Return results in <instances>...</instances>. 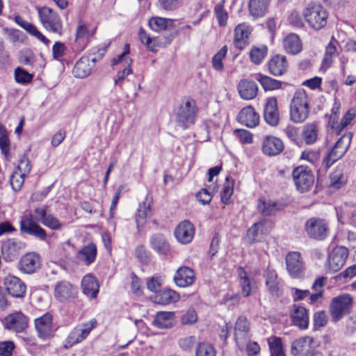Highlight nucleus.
I'll list each match as a JSON object with an SVG mask.
<instances>
[{
    "label": "nucleus",
    "instance_id": "13",
    "mask_svg": "<svg viewBox=\"0 0 356 356\" xmlns=\"http://www.w3.org/2000/svg\"><path fill=\"white\" fill-rule=\"evenodd\" d=\"M35 327L38 336L44 340L49 339L54 335L53 317L52 315L47 312L42 316L35 319Z\"/></svg>",
    "mask_w": 356,
    "mask_h": 356
},
{
    "label": "nucleus",
    "instance_id": "29",
    "mask_svg": "<svg viewBox=\"0 0 356 356\" xmlns=\"http://www.w3.org/2000/svg\"><path fill=\"white\" fill-rule=\"evenodd\" d=\"M238 121L248 127H256L259 122V115L255 112L252 106H249L243 108L239 112Z\"/></svg>",
    "mask_w": 356,
    "mask_h": 356
},
{
    "label": "nucleus",
    "instance_id": "59",
    "mask_svg": "<svg viewBox=\"0 0 356 356\" xmlns=\"http://www.w3.org/2000/svg\"><path fill=\"white\" fill-rule=\"evenodd\" d=\"M24 177L25 175L18 172H14L11 174L10 176V184L15 191H18L21 189L24 181Z\"/></svg>",
    "mask_w": 356,
    "mask_h": 356
},
{
    "label": "nucleus",
    "instance_id": "32",
    "mask_svg": "<svg viewBox=\"0 0 356 356\" xmlns=\"http://www.w3.org/2000/svg\"><path fill=\"white\" fill-rule=\"evenodd\" d=\"M54 294L56 299L63 302L74 298L76 294V289L67 282H61L56 285Z\"/></svg>",
    "mask_w": 356,
    "mask_h": 356
},
{
    "label": "nucleus",
    "instance_id": "7",
    "mask_svg": "<svg viewBox=\"0 0 356 356\" xmlns=\"http://www.w3.org/2000/svg\"><path fill=\"white\" fill-rule=\"evenodd\" d=\"M327 13L318 4H309L304 10V17L309 25L315 30H320L327 24Z\"/></svg>",
    "mask_w": 356,
    "mask_h": 356
},
{
    "label": "nucleus",
    "instance_id": "54",
    "mask_svg": "<svg viewBox=\"0 0 356 356\" xmlns=\"http://www.w3.org/2000/svg\"><path fill=\"white\" fill-rule=\"evenodd\" d=\"M270 356H286L284 351L282 339L275 337L272 341L269 342Z\"/></svg>",
    "mask_w": 356,
    "mask_h": 356
},
{
    "label": "nucleus",
    "instance_id": "38",
    "mask_svg": "<svg viewBox=\"0 0 356 356\" xmlns=\"http://www.w3.org/2000/svg\"><path fill=\"white\" fill-rule=\"evenodd\" d=\"M284 50L291 54L295 55L302 50V42L298 35L291 33L288 35L283 40Z\"/></svg>",
    "mask_w": 356,
    "mask_h": 356
},
{
    "label": "nucleus",
    "instance_id": "50",
    "mask_svg": "<svg viewBox=\"0 0 356 356\" xmlns=\"http://www.w3.org/2000/svg\"><path fill=\"white\" fill-rule=\"evenodd\" d=\"M266 284L272 293L278 291L277 275L275 270L268 269L266 273Z\"/></svg>",
    "mask_w": 356,
    "mask_h": 356
},
{
    "label": "nucleus",
    "instance_id": "6",
    "mask_svg": "<svg viewBox=\"0 0 356 356\" xmlns=\"http://www.w3.org/2000/svg\"><path fill=\"white\" fill-rule=\"evenodd\" d=\"M353 301V298L348 293L333 298L330 305V312L332 321L337 322L345 315L350 313Z\"/></svg>",
    "mask_w": 356,
    "mask_h": 356
},
{
    "label": "nucleus",
    "instance_id": "5",
    "mask_svg": "<svg viewBox=\"0 0 356 356\" xmlns=\"http://www.w3.org/2000/svg\"><path fill=\"white\" fill-rule=\"evenodd\" d=\"M38 218L32 213H26L21 217L19 230L22 233L31 236L40 241H45L47 234L38 222Z\"/></svg>",
    "mask_w": 356,
    "mask_h": 356
},
{
    "label": "nucleus",
    "instance_id": "17",
    "mask_svg": "<svg viewBox=\"0 0 356 356\" xmlns=\"http://www.w3.org/2000/svg\"><path fill=\"white\" fill-rule=\"evenodd\" d=\"M348 250L344 246L335 247L329 255V268L334 272L341 269L346 263L348 256Z\"/></svg>",
    "mask_w": 356,
    "mask_h": 356
},
{
    "label": "nucleus",
    "instance_id": "51",
    "mask_svg": "<svg viewBox=\"0 0 356 356\" xmlns=\"http://www.w3.org/2000/svg\"><path fill=\"white\" fill-rule=\"evenodd\" d=\"M216 350L212 345L207 342L197 343L195 356H216Z\"/></svg>",
    "mask_w": 356,
    "mask_h": 356
},
{
    "label": "nucleus",
    "instance_id": "35",
    "mask_svg": "<svg viewBox=\"0 0 356 356\" xmlns=\"http://www.w3.org/2000/svg\"><path fill=\"white\" fill-rule=\"evenodd\" d=\"M97 246L94 243H89L83 247L76 254L79 261H82L86 266L93 263L97 257Z\"/></svg>",
    "mask_w": 356,
    "mask_h": 356
},
{
    "label": "nucleus",
    "instance_id": "24",
    "mask_svg": "<svg viewBox=\"0 0 356 356\" xmlns=\"http://www.w3.org/2000/svg\"><path fill=\"white\" fill-rule=\"evenodd\" d=\"M290 318L293 324L300 330H306L308 327L309 314L305 307L293 305Z\"/></svg>",
    "mask_w": 356,
    "mask_h": 356
},
{
    "label": "nucleus",
    "instance_id": "2",
    "mask_svg": "<svg viewBox=\"0 0 356 356\" xmlns=\"http://www.w3.org/2000/svg\"><path fill=\"white\" fill-rule=\"evenodd\" d=\"M309 107L308 98L303 89L297 90L290 104V118L296 123L303 122L308 117Z\"/></svg>",
    "mask_w": 356,
    "mask_h": 356
},
{
    "label": "nucleus",
    "instance_id": "48",
    "mask_svg": "<svg viewBox=\"0 0 356 356\" xmlns=\"http://www.w3.org/2000/svg\"><path fill=\"white\" fill-rule=\"evenodd\" d=\"M15 80L17 83L26 85L33 81V75L24 69L17 67L14 72Z\"/></svg>",
    "mask_w": 356,
    "mask_h": 356
},
{
    "label": "nucleus",
    "instance_id": "27",
    "mask_svg": "<svg viewBox=\"0 0 356 356\" xmlns=\"http://www.w3.org/2000/svg\"><path fill=\"white\" fill-rule=\"evenodd\" d=\"M250 330L247 318L240 316L235 325L234 340L238 346L243 344L250 340L248 332Z\"/></svg>",
    "mask_w": 356,
    "mask_h": 356
},
{
    "label": "nucleus",
    "instance_id": "39",
    "mask_svg": "<svg viewBox=\"0 0 356 356\" xmlns=\"http://www.w3.org/2000/svg\"><path fill=\"white\" fill-rule=\"evenodd\" d=\"M149 26L154 31H162L173 27L174 19L161 17H152L149 19Z\"/></svg>",
    "mask_w": 356,
    "mask_h": 356
},
{
    "label": "nucleus",
    "instance_id": "11",
    "mask_svg": "<svg viewBox=\"0 0 356 356\" xmlns=\"http://www.w3.org/2000/svg\"><path fill=\"white\" fill-rule=\"evenodd\" d=\"M41 267V258L39 254L31 252L23 255L18 263L19 270L25 274H33Z\"/></svg>",
    "mask_w": 356,
    "mask_h": 356
},
{
    "label": "nucleus",
    "instance_id": "56",
    "mask_svg": "<svg viewBox=\"0 0 356 356\" xmlns=\"http://www.w3.org/2000/svg\"><path fill=\"white\" fill-rule=\"evenodd\" d=\"M5 33L7 35L8 40L13 43L23 42L25 39L24 33L17 29L5 28L3 29Z\"/></svg>",
    "mask_w": 356,
    "mask_h": 356
},
{
    "label": "nucleus",
    "instance_id": "58",
    "mask_svg": "<svg viewBox=\"0 0 356 356\" xmlns=\"http://www.w3.org/2000/svg\"><path fill=\"white\" fill-rule=\"evenodd\" d=\"M355 116V111H348L343 116L339 124L335 127L336 134L340 135L343 129L351 122Z\"/></svg>",
    "mask_w": 356,
    "mask_h": 356
},
{
    "label": "nucleus",
    "instance_id": "62",
    "mask_svg": "<svg viewBox=\"0 0 356 356\" xmlns=\"http://www.w3.org/2000/svg\"><path fill=\"white\" fill-rule=\"evenodd\" d=\"M214 13L218 19V24L220 26H225L227 24L228 18L227 13L224 10L223 6L218 3L215 6Z\"/></svg>",
    "mask_w": 356,
    "mask_h": 356
},
{
    "label": "nucleus",
    "instance_id": "53",
    "mask_svg": "<svg viewBox=\"0 0 356 356\" xmlns=\"http://www.w3.org/2000/svg\"><path fill=\"white\" fill-rule=\"evenodd\" d=\"M234 191V181L229 177L225 179V183L220 193L221 200L224 204H228Z\"/></svg>",
    "mask_w": 356,
    "mask_h": 356
},
{
    "label": "nucleus",
    "instance_id": "1",
    "mask_svg": "<svg viewBox=\"0 0 356 356\" xmlns=\"http://www.w3.org/2000/svg\"><path fill=\"white\" fill-rule=\"evenodd\" d=\"M198 108L196 102L191 98H188L175 111V122L183 129H186L195 122Z\"/></svg>",
    "mask_w": 356,
    "mask_h": 356
},
{
    "label": "nucleus",
    "instance_id": "8",
    "mask_svg": "<svg viewBox=\"0 0 356 356\" xmlns=\"http://www.w3.org/2000/svg\"><path fill=\"white\" fill-rule=\"evenodd\" d=\"M305 229L310 238L317 241L325 239L329 234L328 223L321 218L312 217L307 220Z\"/></svg>",
    "mask_w": 356,
    "mask_h": 356
},
{
    "label": "nucleus",
    "instance_id": "9",
    "mask_svg": "<svg viewBox=\"0 0 356 356\" xmlns=\"http://www.w3.org/2000/svg\"><path fill=\"white\" fill-rule=\"evenodd\" d=\"M25 243L18 238H11L1 241V256L9 262L16 259L25 248Z\"/></svg>",
    "mask_w": 356,
    "mask_h": 356
},
{
    "label": "nucleus",
    "instance_id": "12",
    "mask_svg": "<svg viewBox=\"0 0 356 356\" xmlns=\"http://www.w3.org/2000/svg\"><path fill=\"white\" fill-rule=\"evenodd\" d=\"M3 285L8 293L14 298H22L26 295V284L16 276L9 275L5 277Z\"/></svg>",
    "mask_w": 356,
    "mask_h": 356
},
{
    "label": "nucleus",
    "instance_id": "20",
    "mask_svg": "<svg viewBox=\"0 0 356 356\" xmlns=\"http://www.w3.org/2000/svg\"><path fill=\"white\" fill-rule=\"evenodd\" d=\"M264 118L270 126L275 127L278 124L280 117L276 97H271L266 99L264 108Z\"/></svg>",
    "mask_w": 356,
    "mask_h": 356
},
{
    "label": "nucleus",
    "instance_id": "64",
    "mask_svg": "<svg viewBox=\"0 0 356 356\" xmlns=\"http://www.w3.org/2000/svg\"><path fill=\"white\" fill-rule=\"evenodd\" d=\"M197 316L195 309H188L181 317V322L184 325H191L197 321Z\"/></svg>",
    "mask_w": 356,
    "mask_h": 356
},
{
    "label": "nucleus",
    "instance_id": "14",
    "mask_svg": "<svg viewBox=\"0 0 356 356\" xmlns=\"http://www.w3.org/2000/svg\"><path fill=\"white\" fill-rule=\"evenodd\" d=\"M313 338L302 337L295 340L291 345V353L294 356H314Z\"/></svg>",
    "mask_w": 356,
    "mask_h": 356
},
{
    "label": "nucleus",
    "instance_id": "42",
    "mask_svg": "<svg viewBox=\"0 0 356 356\" xmlns=\"http://www.w3.org/2000/svg\"><path fill=\"white\" fill-rule=\"evenodd\" d=\"M10 141L8 137V132L3 124H0V150L6 160H10Z\"/></svg>",
    "mask_w": 356,
    "mask_h": 356
},
{
    "label": "nucleus",
    "instance_id": "28",
    "mask_svg": "<svg viewBox=\"0 0 356 356\" xmlns=\"http://www.w3.org/2000/svg\"><path fill=\"white\" fill-rule=\"evenodd\" d=\"M149 245L152 250L161 255H166L170 250V245L166 237L160 233H155L150 236Z\"/></svg>",
    "mask_w": 356,
    "mask_h": 356
},
{
    "label": "nucleus",
    "instance_id": "10",
    "mask_svg": "<svg viewBox=\"0 0 356 356\" xmlns=\"http://www.w3.org/2000/svg\"><path fill=\"white\" fill-rule=\"evenodd\" d=\"M293 178L297 189L301 193L309 191L314 184V177L308 167L300 165L293 171Z\"/></svg>",
    "mask_w": 356,
    "mask_h": 356
},
{
    "label": "nucleus",
    "instance_id": "52",
    "mask_svg": "<svg viewBox=\"0 0 356 356\" xmlns=\"http://www.w3.org/2000/svg\"><path fill=\"white\" fill-rule=\"evenodd\" d=\"M330 186L339 189L346 184V179L341 169H337L330 176Z\"/></svg>",
    "mask_w": 356,
    "mask_h": 356
},
{
    "label": "nucleus",
    "instance_id": "43",
    "mask_svg": "<svg viewBox=\"0 0 356 356\" xmlns=\"http://www.w3.org/2000/svg\"><path fill=\"white\" fill-rule=\"evenodd\" d=\"M255 79L260 83L266 91L277 90L282 86V81L261 74H257Z\"/></svg>",
    "mask_w": 356,
    "mask_h": 356
},
{
    "label": "nucleus",
    "instance_id": "34",
    "mask_svg": "<svg viewBox=\"0 0 356 356\" xmlns=\"http://www.w3.org/2000/svg\"><path fill=\"white\" fill-rule=\"evenodd\" d=\"M83 293L90 298H95L99 292V284L95 277L88 274L83 277L81 281Z\"/></svg>",
    "mask_w": 356,
    "mask_h": 356
},
{
    "label": "nucleus",
    "instance_id": "19",
    "mask_svg": "<svg viewBox=\"0 0 356 356\" xmlns=\"http://www.w3.org/2000/svg\"><path fill=\"white\" fill-rule=\"evenodd\" d=\"M28 318L22 312H16L5 318V327L16 332H22L28 327Z\"/></svg>",
    "mask_w": 356,
    "mask_h": 356
},
{
    "label": "nucleus",
    "instance_id": "4",
    "mask_svg": "<svg viewBox=\"0 0 356 356\" xmlns=\"http://www.w3.org/2000/svg\"><path fill=\"white\" fill-rule=\"evenodd\" d=\"M37 10L40 21L45 29L60 35L63 32V23L59 15L47 6L38 7Z\"/></svg>",
    "mask_w": 356,
    "mask_h": 356
},
{
    "label": "nucleus",
    "instance_id": "61",
    "mask_svg": "<svg viewBox=\"0 0 356 356\" xmlns=\"http://www.w3.org/2000/svg\"><path fill=\"white\" fill-rule=\"evenodd\" d=\"M135 255L142 264H148L150 261V253L143 245L136 248Z\"/></svg>",
    "mask_w": 356,
    "mask_h": 356
},
{
    "label": "nucleus",
    "instance_id": "25",
    "mask_svg": "<svg viewBox=\"0 0 356 356\" xmlns=\"http://www.w3.org/2000/svg\"><path fill=\"white\" fill-rule=\"evenodd\" d=\"M95 61V58L90 60L88 56H82L76 63L72 71L73 74L75 77L80 79L87 77L91 74Z\"/></svg>",
    "mask_w": 356,
    "mask_h": 356
},
{
    "label": "nucleus",
    "instance_id": "45",
    "mask_svg": "<svg viewBox=\"0 0 356 356\" xmlns=\"http://www.w3.org/2000/svg\"><path fill=\"white\" fill-rule=\"evenodd\" d=\"M238 275L240 277V285L241 286L242 294L245 297H248L251 294L254 289V285L250 282L247 275L246 271L241 267L238 268Z\"/></svg>",
    "mask_w": 356,
    "mask_h": 356
},
{
    "label": "nucleus",
    "instance_id": "21",
    "mask_svg": "<svg viewBox=\"0 0 356 356\" xmlns=\"http://www.w3.org/2000/svg\"><path fill=\"white\" fill-rule=\"evenodd\" d=\"M174 234L179 243L182 244L189 243L194 236V226L190 221L185 220L177 225Z\"/></svg>",
    "mask_w": 356,
    "mask_h": 356
},
{
    "label": "nucleus",
    "instance_id": "31",
    "mask_svg": "<svg viewBox=\"0 0 356 356\" xmlns=\"http://www.w3.org/2000/svg\"><path fill=\"white\" fill-rule=\"evenodd\" d=\"M251 33L250 26L243 23L237 25L234 29V42L238 49H243L248 44V37Z\"/></svg>",
    "mask_w": 356,
    "mask_h": 356
},
{
    "label": "nucleus",
    "instance_id": "26",
    "mask_svg": "<svg viewBox=\"0 0 356 356\" xmlns=\"http://www.w3.org/2000/svg\"><path fill=\"white\" fill-rule=\"evenodd\" d=\"M237 90L243 99L250 100L257 96L258 87L253 81L242 79L237 85Z\"/></svg>",
    "mask_w": 356,
    "mask_h": 356
},
{
    "label": "nucleus",
    "instance_id": "49",
    "mask_svg": "<svg viewBox=\"0 0 356 356\" xmlns=\"http://www.w3.org/2000/svg\"><path fill=\"white\" fill-rule=\"evenodd\" d=\"M261 227H263L262 222H255L247 230L246 236L245 237L246 243L252 244L259 241V232Z\"/></svg>",
    "mask_w": 356,
    "mask_h": 356
},
{
    "label": "nucleus",
    "instance_id": "60",
    "mask_svg": "<svg viewBox=\"0 0 356 356\" xmlns=\"http://www.w3.org/2000/svg\"><path fill=\"white\" fill-rule=\"evenodd\" d=\"M97 321L95 319L91 320L88 323L83 324L81 327L75 328L79 336V339H85L91 330L95 327Z\"/></svg>",
    "mask_w": 356,
    "mask_h": 356
},
{
    "label": "nucleus",
    "instance_id": "63",
    "mask_svg": "<svg viewBox=\"0 0 356 356\" xmlns=\"http://www.w3.org/2000/svg\"><path fill=\"white\" fill-rule=\"evenodd\" d=\"M197 343L195 336H189L179 340V346L184 350L191 352L194 345Z\"/></svg>",
    "mask_w": 356,
    "mask_h": 356
},
{
    "label": "nucleus",
    "instance_id": "16",
    "mask_svg": "<svg viewBox=\"0 0 356 356\" xmlns=\"http://www.w3.org/2000/svg\"><path fill=\"white\" fill-rule=\"evenodd\" d=\"M286 269L289 275L294 278L300 277L304 270L302 257L298 252H291L286 256Z\"/></svg>",
    "mask_w": 356,
    "mask_h": 356
},
{
    "label": "nucleus",
    "instance_id": "55",
    "mask_svg": "<svg viewBox=\"0 0 356 356\" xmlns=\"http://www.w3.org/2000/svg\"><path fill=\"white\" fill-rule=\"evenodd\" d=\"M138 35L141 42L145 44L149 51L152 52L157 51L156 47L158 45L155 44L153 39L147 33L143 28H140Z\"/></svg>",
    "mask_w": 356,
    "mask_h": 356
},
{
    "label": "nucleus",
    "instance_id": "23",
    "mask_svg": "<svg viewBox=\"0 0 356 356\" xmlns=\"http://www.w3.org/2000/svg\"><path fill=\"white\" fill-rule=\"evenodd\" d=\"M175 284L179 287H187L192 285L195 281L193 270L187 266L179 267L173 277Z\"/></svg>",
    "mask_w": 356,
    "mask_h": 356
},
{
    "label": "nucleus",
    "instance_id": "30",
    "mask_svg": "<svg viewBox=\"0 0 356 356\" xmlns=\"http://www.w3.org/2000/svg\"><path fill=\"white\" fill-rule=\"evenodd\" d=\"M268 70L271 74L277 76L284 74L288 68V63L284 56L277 54L271 58L268 63Z\"/></svg>",
    "mask_w": 356,
    "mask_h": 356
},
{
    "label": "nucleus",
    "instance_id": "36",
    "mask_svg": "<svg viewBox=\"0 0 356 356\" xmlns=\"http://www.w3.org/2000/svg\"><path fill=\"white\" fill-rule=\"evenodd\" d=\"M173 312H159L153 321V325L159 329L170 328L174 325Z\"/></svg>",
    "mask_w": 356,
    "mask_h": 356
},
{
    "label": "nucleus",
    "instance_id": "47",
    "mask_svg": "<svg viewBox=\"0 0 356 356\" xmlns=\"http://www.w3.org/2000/svg\"><path fill=\"white\" fill-rule=\"evenodd\" d=\"M227 52V46H223L212 58V66L218 72L224 70L223 59Z\"/></svg>",
    "mask_w": 356,
    "mask_h": 356
},
{
    "label": "nucleus",
    "instance_id": "37",
    "mask_svg": "<svg viewBox=\"0 0 356 356\" xmlns=\"http://www.w3.org/2000/svg\"><path fill=\"white\" fill-rule=\"evenodd\" d=\"M152 205V197L149 195H147L143 202L139 204L136 213V222L138 228L144 224L146 218L150 214Z\"/></svg>",
    "mask_w": 356,
    "mask_h": 356
},
{
    "label": "nucleus",
    "instance_id": "18",
    "mask_svg": "<svg viewBox=\"0 0 356 356\" xmlns=\"http://www.w3.org/2000/svg\"><path fill=\"white\" fill-rule=\"evenodd\" d=\"M284 143L279 138L270 135L264 137L261 149L265 155L277 156L284 150Z\"/></svg>",
    "mask_w": 356,
    "mask_h": 356
},
{
    "label": "nucleus",
    "instance_id": "57",
    "mask_svg": "<svg viewBox=\"0 0 356 356\" xmlns=\"http://www.w3.org/2000/svg\"><path fill=\"white\" fill-rule=\"evenodd\" d=\"M182 0H157L159 8L165 11H174L179 8Z\"/></svg>",
    "mask_w": 356,
    "mask_h": 356
},
{
    "label": "nucleus",
    "instance_id": "46",
    "mask_svg": "<svg viewBox=\"0 0 356 356\" xmlns=\"http://www.w3.org/2000/svg\"><path fill=\"white\" fill-rule=\"evenodd\" d=\"M257 209L261 214L267 216L275 215L277 211V203L271 200L266 201L261 198L259 200Z\"/></svg>",
    "mask_w": 356,
    "mask_h": 356
},
{
    "label": "nucleus",
    "instance_id": "41",
    "mask_svg": "<svg viewBox=\"0 0 356 356\" xmlns=\"http://www.w3.org/2000/svg\"><path fill=\"white\" fill-rule=\"evenodd\" d=\"M302 138L307 145L314 144L318 139V130L316 122L304 125L302 132Z\"/></svg>",
    "mask_w": 356,
    "mask_h": 356
},
{
    "label": "nucleus",
    "instance_id": "40",
    "mask_svg": "<svg viewBox=\"0 0 356 356\" xmlns=\"http://www.w3.org/2000/svg\"><path fill=\"white\" fill-rule=\"evenodd\" d=\"M179 295L175 291L165 289L159 291L155 296V302L161 305H168L175 302L179 300Z\"/></svg>",
    "mask_w": 356,
    "mask_h": 356
},
{
    "label": "nucleus",
    "instance_id": "22",
    "mask_svg": "<svg viewBox=\"0 0 356 356\" xmlns=\"http://www.w3.org/2000/svg\"><path fill=\"white\" fill-rule=\"evenodd\" d=\"M34 213L44 226L52 230H59L63 225L60 220L52 214L47 213V206L37 207L33 210Z\"/></svg>",
    "mask_w": 356,
    "mask_h": 356
},
{
    "label": "nucleus",
    "instance_id": "3",
    "mask_svg": "<svg viewBox=\"0 0 356 356\" xmlns=\"http://www.w3.org/2000/svg\"><path fill=\"white\" fill-rule=\"evenodd\" d=\"M353 134L351 132H346L336 142L332 149L323 158L322 165L324 170H327L334 162L341 158L348 149L351 143Z\"/></svg>",
    "mask_w": 356,
    "mask_h": 356
},
{
    "label": "nucleus",
    "instance_id": "15",
    "mask_svg": "<svg viewBox=\"0 0 356 356\" xmlns=\"http://www.w3.org/2000/svg\"><path fill=\"white\" fill-rule=\"evenodd\" d=\"M90 40V33L88 28L82 20L79 21L76 29L75 40L72 47L73 50L77 52L83 51L88 46Z\"/></svg>",
    "mask_w": 356,
    "mask_h": 356
},
{
    "label": "nucleus",
    "instance_id": "44",
    "mask_svg": "<svg viewBox=\"0 0 356 356\" xmlns=\"http://www.w3.org/2000/svg\"><path fill=\"white\" fill-rule=\"evenodd\" d=\"M267 46L264 44L258 47L254 46L250 51V58L253 63L259 65L267 56Z\"/></svg>",
    "mask_w": 356,
    "mask_h": 356
},
{
    "label": "nucleus",
    "instance_id": "33",
    "mask_svg": "<svg viewBox=\"0 0 356 356\" xmlns=\"http://www.w3.org/2000/svg\"><path fill=\"white\" fill-rule=\"evenodd\" d=\"M270 0H249L248 10L254 18L264 17L268 10Z\"/></svg>",
    "mask_w": 356,
    "mask_h": 356
}]
</instances>
